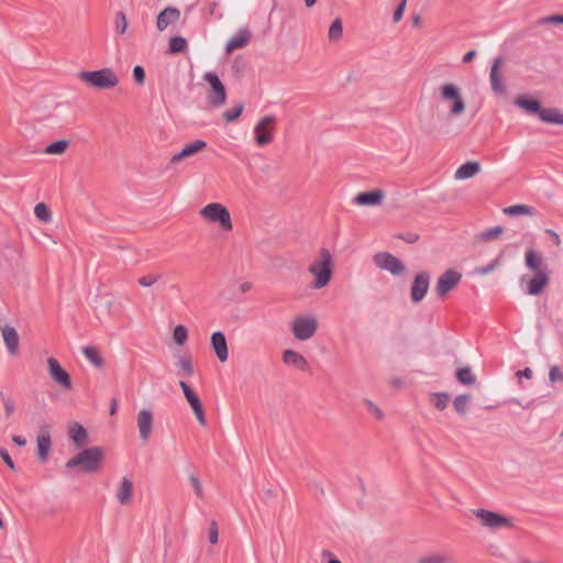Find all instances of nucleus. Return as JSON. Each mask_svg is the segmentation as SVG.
Returning a JSON list of instances; mask_svg holds the SVG:
<instances>
[{
	"label": "nucleus",
	"mask_w": 563,
	"mask_h": 563,
	"mask_svg": "<svg viewBox=\"0 0 563 563\" xmlns=\"http://www.w3.org/2000/svg\"><path fill=\"white\" fill-rule=\"evenodd\" d=\"M104 460L102 446L87 448L66 462L67 468L80 467L84 473H96Z\"/></svg>",
	"instance_id": "1"
},
{
	"label": "nucleus",
	"mask_w": 563,
	"mask_h": 563,
	"mask_svg": "<svg viewBox=\"0 0 563 563\" xmlns=\"http://www.w3.org/2000/svg\"><path fill=\"white\" fill-rule=\"evenodd\" d=\"M332 255L328 249L320 250V258L314 261L308 268L309 273L314 276L312 287L321 289L325 287L333 275L332 269Z\"/></svg>",
	"instance_id": "2"
},
{
	"label": "nucleus",
	"mask_w": 563,
	"mask_h": 563,
	"mask_svg": "<svg viewBox=\"0 0 563 563\" xmlns=\"http://www.w3.org/2000/svg\"><path fill=\"white\" fill-rule=\"evenodd\" d=\"M78 77L84 82L97 89H110L119 84L118 76L111 68H102L99 70H82Z\"/></svg>",
	"instance_id": "3"
},
{
	"label": "nucleus",
	"mask_w": 563,
	"mask_h": 563,
	"mask_svg": "<svg viewBox=\"0 0 563 563\" xmlns=\"http://www.w3.org/2000/svg\"><path fill=\"white\" fill-rule=\"evenodd\" d=\"M200 216L212 223H218L225 231H232V220L228 208L219 202H211L200 210Z\"/></svg>",
	"instance_id": "4"
},
{
	"label": "nucleus",
	"mask_w": 563,
	"mask_h": 563,
	"mask_svg": "<svg viewBox=\"0 0 563 563\" xmlns=\"http://www.w3.org/2000/svg\"><path fill=\"white\" fill-rule=\"evenodd\" d=\"M203 79L209 84L210 88L207 93L208 104L212 108H220L225 103L227 90L216 73L208 71L203 75Z\"/></svg>",
	"instance_id": "5"
},
{
	"label": "nucleus",
	"mask_w": 563,
	"mask_h": 563,
	"mask_svg": "<svg viewBox=\"0 0 563 563\" xmlns=\"http://www.w3.org/2000/svg\"><path fill=\"white\" fill-rule=\"evenodd\" d=\"M474 516L481 520L483 527L496 530L500 528H511L512 521L510 518L483 508L472 510Z\"/></svg>",
	"instance_id": "6"
},
{
	"label": "nucleus",
	"mask_w": 563,
	"mask_h": 563,
	"mask_svg": "<svg viewBox=\"0 0 563 563\" xmlns=\"http://www.w3.org/2000/svg\"><path fill=\"white\" fill-rule=\"evenodd\" d=\"M440 97L443 101H452V107L450 110L451 117L461 115L465 111V102L456 85L445 84L441 86Z\"/></svg>",
	"instance_id": "7"
},
{
	"label": "nucleus",
	"mask_w": 563,
	"mask_h": 563,
	"mask_svg": "<svg viewBox=\"0 0 563 563\" xmlns=\"http://www.w3.org/2000/svg\"><path fill=\"white\" fill-rule=\"evenodd\" d=\"M276 124V118L273 115H265L255 125V143L258 146H265L273 141L274 137V125Z\"/></svg>",
	"instance_id": "8"
},
{
	"label": "nucleus",
	"mask_w": 563,
	"mask_h": 563,
	"mask_svg": "<svg viewBox=\"0 0 563 563\" xmlns=\"http://www.w3.org/2000/svg\"><path fill=\"white\" fill-rule=\"evenodd\" d=\"M462 274L453 268L445 271L438 279L435 285V294L439 298H444L461 282Z\"/></svg>",
	"instance_id": "9"
},
{
	"label": "nucleus",
	"mask_w": 563,
	"mask_h": 563,
	"mask_svg": "<svg viewBox=\"0 0 563 563\" xmlns=\"http://www.w3.org/2000/svg\"><path fill=\"white\" fill-rule=\"evenodd\" d=\"M291 329L296 339L305 341L314 335L318 322L314 317H297Z\"/></svg>",
	"instance_id": "10"
},
{
	"label": "nucleus",
	"mask_w": 563,
	"mask_h": 563,
	"mask_svg": "<svg viewBox=\"0 0 563 563\" xmlns=\"http://www.w3.org/2000/svg\"><path fill=\"white\" fill-rule=\"evenodd\" d=\"M373 261L377 267L390 272L393 275H401L406 267L395 255L380 252L374 255Z\"/></svg>",
	"instance_id": "11"
},
{
	"label": "nucleus",
	"mask_w": 563,
	"mask_h": 563,
	"mask_svg": "<svg viewBox=\"0 0 563 563\" xmlns=\"http://www.w3.org/2000/svg\"><path fill=\"white\" fill-rule=\"evenodd\" d=\"M179 386L184 393V396L190 405L198 422L201 426H207V418L205 415L203 406L198 395L191 389V387L184 380L179 382Z\"/></svg>",
	"instance_id": "12"
},
{
	"label": "nucleus",
	"mask_w": 563,
	"mask_h": 563,
	"mask_svg": "<svg viewBox=\"0 0 563 563\" xmlns=\"http://www.w3.org/2000/svg\"><path fill=\"white\" fill-rule=\"evenodd\" d=\"M430 285V274L427 271L419 272L410 287V298L415 303L420 302L427 295Z\"/></svg>",
	"instance_id": "13"
},
{
	"label": "nucleus",
	"mask_w": 563,
	"mask_h": 563,
	"mask_svg": "<svg viewBox=\"0 0 563 563\" xmlns=\"http://www.w3.org/2000/svg\"><path fill=\"white\" fill-rule=\"evenodd\" d=\"M47 366L48 374L56 384L65 390H70L73 388L70 375L62 367L55 357H49L47 360Z\"/></svg>",
	"instance_id": "14"
},
{
	"label": "nucleus",
	"mask_w": 563,
	"mask_h": 563,
	"mask_svg": "<svg viewBox=\"0 0 563 563\" xmlns=\"http://www.w3.org/2000/svg\"><path fill=\"white\" fill-rule=\"evenodd\" d=\"M36 443L38 460L41 462H45L52 448V439L48 424H42L40 427Z\"/></svg>",
	"instance_id": "15"
},
{
	"label": "nucleus",
	"mask_w": 563,
	"mask_h": 563,
	"mask_svg": "<svg viewBox=\"0 0 563 563\" xmlns=\"http://www.w3.org/2000/svg\"><path fill=\"white\" fill-rule=\"evenodd\" d=\"M153 413L148 409H142L137 413V428L140 431V438L143 442H147L153 431Z\"/></svg>",
	"instance_id": "16"
},
{
	"label": "nucleus",
	"mask_w": 563,
	"mask_h": 563,
	"mask_svg": "<svg viewBox=\"0 0 563 563\" xmlns=\"http://www.w3.org/2000/svg\"><path fill=\"white\" fill-rule=\"evenodd\" d=\"M503 57L495 58L489 74L492 89L498 96H504L507 92L506 85L504 84L501 75L499 73V67L503 65Z\"/></svg>",
	"instance_id": "17"
},
{
	"label": "nucleus",
	"mask_w": 563,
	"mask_h": 563,
	"mask_svg": "<svg viewBox=\"0 0 563 563\" xmlns=\"http://www.w3.org/2000/svg\"><path fill=\"white\" fill-rule=\"evenodd\" d=\"M1 333L9 354L16 356L20 350L18 331L13 327L5 324L1 327Z\"/></svg>",
	"instance_id": "18"
},
{
	"label": "nucleus",
	"mask_w": 563,
	"mask_h": 563,
	"mask_svg": "<svg viewBox=\"0 0 563 563\" xmlns=\"http://www.w3.org/2000/svg\"><path fill=\"white\" fill-rule=\"evenodd\" d=\"M210 344L220 362L228 361V343L223 332L216 331L211 334Z\"/></svg>",
	"instance_id": "19"
},
{
	"label": "nucleus",
	"mask_w": 563,
	"mask_h": 563,
	"mask_svg": "<svg viewBox=\"0 0 563 563\" xmlns=\"http://www.w3.org/2000/svg\"><path fill=\"white\" fill-rule=\"evenodd\" d=\"M207 147V142L203 140H196L189 144H186L183 150L170 158V164H177L180 161L190 157Z\"/></svg>",
	"instance_id": "20"
},
{
	"label": "nucleus",
	"mask_w": 563,
	"mask_h": 563,
	"mask_svg": "<svg viewBox=\"0 0 563 563\" xmlns=\"http://www.w3.org/2000/svg\"><path fill=\"white\" fill-rule=\"evenodd\" d=\"M180 18V11L174 7H167L162 10L157 15L156 26L158 31H164L169 24L178 21Z\"/></svg>",
	"instance_id": "21"
},
{
	"label": "nucleus",
	"mask_w": 563,
	"mask_h": 563,
	"mask_svg": "<svg viewBox=\"0 0 563 563\" xmlns=\"http://www.w3.org/2000/svg\"><path fill=\"white\" fill-rule=\"evenodd\" d=\"M549 283V274L545 271H539L530 279L527 287V294L532 296L540 295Z\"/></svg>",
	"instance_id": "22"
},
{
	"label": "nucleus",
	"mask_w": 563,
	"mask_h": 563,
	"mask_svg": "<svg viewBox=\"0 0 563 563\" xmlns=\"http://www.w3.org/2000/svg\"><path fill=\"white\" fill-rule=\"evenodd\" d=\"M384 191L375 189L372 191H363L355 196L354 202L360 206H376L384 199Z\"/></svg>",
	"instance_id": "23"
},
{
	"label": "nucleus",
	"mask_w": 563,
	"mask_h": 563,
	"mask_svg": "<svg viewBox=\"0 0 563 563\" xmlns=\"http://www.w3.org/2000/svg\"><path fill=\"white\" fill-rule=\"evenodd\" d=\"M283 362L303 372H307L310 367L308 361L301 354L290 349L283 352Z\"/></svg>",
	"instance_id": "24"
},
{
	"label": "nucleus",
	"mask_w": 563,
	"mask_h": 563,
	"mask_svg": "<svg viewBox=\"0 0 563 563\" xmlns=\"http://www.w3.org/2000/svg\"><path fill=\"white\" fill-rule=\"evenodd\" d=\"M133 497V483L128 477H123L117 489V499L121 505H129Z\"/></svg>",
	"instance_id": "25"
},
{
	"label": "nucleus",
	"mask_w": 563,
	"mask_h": 563,
	"mask_svg": "<svg viewBox=\"0 0 563 563\" xmlns=\"http://www.w3.org/2000/svg\"><path fill=\"white\" fill-rule=\"evenodd\" d=\"M251 37V33L249 30H240L234 36H232L227 45L225 51L227 53H231L234 49L242 48L247 45Z\"/></svg>",
	"instance_id": "26"
},
{
	"label": "nucleus",
	"mask_w": 563,
	"mask_h": 563,
	"mask_svg": "<svg viewBox=\"0 0 563 563\" xmlns=\"http://www.w3.org/2000/svg\"><path fill=\"white\" fill-rule=\"evenodd\" d=\"M515 103L531 114L539 115L540 111L542 109L540 101L536 98H528L525 96H519L516 98Z\"/></svg>",
	"instance_id": "27"
},
{
	"label": "nucleus",
	"mask_w": 563,
	"mask_h": 563,
	"mask_svg": "<svg viewBox=\"0 0 563 563\" xmlns=\"http://www.w3.org/2000/svg\"><path fill=\"white\" fill-rule=\"evenodd\" d=\"M481 170L478 162H466L462 164L455 172L456 179H468L474 177Z\"/></svg>",
	"instance_id": "28"
},
{
	"label": "nucleus",
	"mask_w": 563,
	"mask_h": 563,
	"mask_svg": "<svg viewBox=\"0 0 563 563\" xmlns=\"http://www.w3.org/2000/svg\"><path fill=\"white\" fill-rule=\"evenodd\" d=\"M69 438L77 446H82L88 441L87 430L78 422H74L68 430Z\"/></svg>",
	"instance_id": "29"
},
{
	"label": "nucleus",
	"mask_w": 563,
	"mask_h": 563,
	"mask_svg": "<svg viewBox=\"0 0 563 563\" xmlns=\"http://www.w3.org/2000/svg\"><path fill=\"white\" fill-rule=\"evenodd\" d=\"M539 118L545 123L563 124V114L558 108H542Z\"/></svg>",
	"instance_id": "30"
},
{
	"label": "nucleus",
	"mask_w": 563,
	"mask_h": 563,
	"mask_svg": "<svg viewBox=\"0 0 563 563\" xmlns=\"http://www.w3.org/2000/svg\"><path fill=\"white\" fill-rule=\"evenodd\" d=\"M82 353L96 368L102 369L104 367V360L95 346H84Z\"/></svg>",
	"instance_id": "31"
},
{
	"label": "nucleus",
	"mask_w": 563,
	"mask_h": 563,
	"mask_svg": "<svg viewBox=\"0 0 563 563\" xmlns=\"http://www.w3.org/2000/svg\"><path fill=\"white\" fill-rule=\"evenodd\" d=\"M455 377L462 385H473L476 382V376L473 374L470 366L457 368Z\"/></svg>",
	"instance_id": "32"
},
{
	"label": "nucleus",
	"mask_w": 563,
	"mask_h": 563,
	"mask_svg": "<svg viewBox=\"0 0 563 563\" xmlns=\"http://www.w3.org/2000/svg\"><path fill=\"white\" fill-rule=\"evenodd\" d=\"M542 257L533 250H529L526 253V265L529 269L534 271L538 273L540 269V266L542 265Z\"/></svg>",
	"instance_id": "33"
},
{
	"label": "nucleus",
	"mask_w": 563,
	"mask_h": 563,
	"mask_svg": "<svg viewBox=\"0 0 563 563\" xmlns=\"http://www.w3.org/2000/svg\"><path fill=\"white\" fill-rule=\"evenodd\" d=\"M504 213L511 216V217L521 216V214L533 216L534 209L527 205H514V206H509V207L505 208Z\"/></svg>",
	"instance_id": "34"
},
{
	"label": "nucleus",
	"mask_w": 563,
	"mask_h": 563,
	"mask_svg": "<svg viewBox=\"0 0 563 563\" xmlns=\"http://www.w3.org/2000/svg\"><path fill=\"white\" fill-rule=\"evenodd\" d=\"M177 366L180 369L179 374L184 377H190L195 373L192 358L190 355L180 357V360L177 362Z\"/></svg>",
	"instance_id": "35"
},
{
	"label": "nucleus",
	"mask_w": 563,
	"mask_h": 563,
	"mask_svg": "<svg viewBox=\"0 0 563 563\" xmlns=\"http://www.w3.org/2000/svg\"><path fill=\"white\" fill-rule=\"evenodd\" d=\"M470 401H471V395H468V394L457 395L453 400V407L459 415L465 416Z\"/></svg>",
	"instance_id": "36"
},
{
	"label": "nucleus",
	"mask_w": 563,
	"mask_h": 563,
	"mask_svg": "<svg viewBox=\"0 0 563 563\" xmlns=\"http://www.w3.org/2000/svg\"><path fill=\"white\" fill-rule=\"evenodd\" d=\"M187 47H188L187 41L183 36H173L169 40L168 49H169L170 54L184 53L187 49Z\"/></svg>",
	"instance_id": "37"
},
{
	"label": "nucleus",
	"mask_w": 563,
	"mask_h": 563,
	"mask_svg": "<svg viewBox=\"0 0 563 563\" xmlns=\"http://www.w3.org/2000/svg\"><path fill=\"white\" fill-rule=\"evenodd\" d=\"M343 34V25L342 20L340 18H336L332 21L330 29H329V41L330 42H336L342 37Z\"/></svg>",
	"instance_id": "38"
},
{
	"label": "nucleus",
	"mask_w": 563,
	"mask_h": 563,
	"mask_svg": "<svg viewBox=\"0 0 563 563\" xmlns=\"http://www.w3.org/2000/svg\"><path fill=\"white\" fill-rule=\"evenodd\" d=\"M450 398H451L450 394L444 393V391L433 393L431 395V399H432L433 406L438 410H441V411L444 410L448 407Z\"/></svg>",
	"instance_id": "39"
},
{
	"label": "nucleus",
	"mask_w": 563,
	"mask_h": 563,
	"mask_svg": "<svg viewBox=\"0 0 563 563\" xmlns=\"http://www.w3.org/2000/svg\"><path fill=\"white\" fill-rule=\"evenodd\" d=\"M68 144L67 140H57L47 145L44 152L51 155L63 154L67 150Z\"/></svg>",
	"instance_id": "40"
},
{
	"label": "nucleus",
	"mask_w": 563,
	"mask_h": 563,
	"mask_svg": "<svg viewBox=\"0 0 563 563\" xmlns=\"http://www.w3.org/2000/svg\"><path fill=\"white\" fill-rule=\"evenodd\" d=\"M35 217L42 222H49L52 220V212L44 202H38L34 208Z\"/></svg>",
	"instance_id": "41"
},
{
	"label": "nucleus",
	"mask_w": 563,
	"mask_h": 563,
	"mask_svg": "<svg viewBox=\"0 0 563 563\" xmlns=\"http://www.w3.org/2000/svg\"><path fill=\"white\" fill-rule=\"evenodd\" d=\"M418 563H452V560L448 554L434 553L420 558Z\"/></svg>",
	"instance_id": "42"
},
{
	"label": "nucleus",
	"mask_w": 563,
	"mask_h": 563,
	"mask_svg": "<svg viewBox=\"0 0 563 563\" xmlns=\"http://www.w3.org/2000/svg\"><path fill=\"white\" fill-rule=\"evenodd\" d=\"M244 109L243 102H238L234 104L232 109H229L223 112L222 117L227 122H233L240 118Z\"/></svg>",
	"instance_id": "43"
},
{
	"label": "nucleus",
	"mask_w": 563,
	"mask_h": 563,
	"mask_svg": "<svg viewBox=\"0 0 563 563\" xmlns=\"http://www.w3.org/2000/svg\"><path fill=\"white\" fill-rule=\"evenodd\" d=\"M504 233V228L500 225L489 228L477 235L481 241H492L499 238Z\"/></svg>",
	"instance_id": "44"
},
{
	"label": "nucleus",
	"mask_w": 563,
	"mask_h": 563,
	"mask_svg": "<svg viewBox=\"0 0 563 563\" xmlns=\"http://www.w3.org/2000/svg\"><path fill=\"white\" fill-rule=\"evenodd\" d=\"M173 339L178 345H184L188 340V330L185 325L178 324L174 328Z\"/></svg>",
	"instance_id": "45"
},
{
	"label": "nucleus",
	"mask_w": 563,
	"mask_h": 563,
	"mask_svg": "<svg viewBox=\"0 0 563 563\" xmlns=\"http://www.w3.org/2000/svg\"><path fill=\"white\" fill-rule=\"evenodd\" d=\"M114 24H115L117 33H119V34L125 33V31L128 29V19L123 11H118L115 13Z\"/></svg>",
	"instance_id": "46"
},
{
	"label": "nucleus",
	"mask_w": 563,
	"mask_h": 563,
	"mask_svg": "<svg viewBox=\"0 0 563 563\" xmlns=\"http://www.w3.org/2000/svg\"><path fill=\"white\" fill-rule=\"evenodd\" d=\"M500 257H501V255H499L498 257H496V258H495L492 263H489L488 265L476 267V268H475V273H477L478 275H487V274L492 273L496 267H498V266H499V264H500Z\"/></svg>",
	"instance_id": "47"
},
{
	"label": "nucleus",
	"mask_w": 563,
	"mask_h": 563,
	"mask_svg": "<svg viewBox=\"0 0 563 563\" xmlns=\"http://www.w3.org/2000/svg\"><path fill=\"white\" fill-rule=\"evenodd\" d=\"M0 398L3 401L7 417H10L15 410L14 401L2 391L0 393Z\"/></svg>",
	"instance_id": "48"
},
{
	"label": "nucleus",
	"mask_w": 563,
	"mask_h": 563,
	"mask_svg": "<svg viewBox=\"0 0 563 563\" xmlns=\"http://www.w3.org/2000/svg\"><path fill=\"white\" fill-rule=\"evenodd\" d=\"M189 482L197 495V497L199 498H202L203 497V489H202V485L200 483V479L197 475L195 474H190L189 475Z\"/></svg>",
	"instance_id": "49"
},
{
	"label": "nucleus",
	"mask_w": 563,
	"mask_h": 563,
	"mask_svg": "<svg viewBox=\"0 0 563 563\" xmlns=\"http://www.w3.org/2000/svg\"><path fill=\"white\" fill-rule=\"evenodd\" d=\"M159 278H161V275L150 274V275L140 277L137 283L143 287H150V286L154 285Z\"/></svg>",
	"instance_id": "50"
},
{
	"label": "nucleus",
	"mask_w": 563,
	"mask_h": 563,
	"mask_svg": "<svg viewBox=\"0 0 563 563\" xmlns=\"http://www.w3.org/2000/svg\"><path fill=\"white\" fill-rule=\"evenodd\" d=\"M549 379L552 383H555V382H562L563 383V372L561 371V368L559 366L554 365V366H552L550 368Z\"/></svg>",
	"instance_id": "51"
},
{
	"label": "nucleus",
	"mask_w": 563,
	"mask_h": 563,
	"mask_svg": "<svg viewBox=\"0 0 563 563\" xmlns=\"http://www.w3.org/2000/svg\"><path fill=\"white\" fill-rule=\"evenodd\" d=\"M133 78L137 85H143L145 81V70L142 66L136 65L133 68Z\"/></svg>",
	"instance_id": "52"
},
{
	"label": "nucleus",
	"mask_w": 563,
	"mask_h": 563,
	"mask_svg": "<svg viewBox=\"0 0 563 563\" xmlns=\"http://www.w3.org/2000/svg\"><path fill=\"white\" fill-rule=\"evenodd\" d=\"M219 539V528L217 521L212 520L209 527V541L216 544Z\"/></svg>",
	"instance_id": "53"
},
{
	"label": "nucleus",
	"mask_w": 563,
	"mask_h": 563,
	"mask_svg": "<svg viewBox=\"0 0 563 563\" xmlns=\"http://www.w3.org/2000/svg\"><path fill=\"white\" fill-rule=\"evenodd\" d=\"M396 238L411 244L418 242L420 239L419 234L415 232L400 233L396 235Z\"/></svg>",
	"instance_id": "54"
},
{
	"label": "nucleus",
	"mask_w": 563,
	"mask_h": 563,
	"mask_svg": "<svg viewBox=\"0 0 563 563\" xmlns=\"http://www.w3.org/2000/svg\"><path fill=\"white\" fill-rule=\"evenodd\" d=\"M406 3H407L406 0H401L400 3L395 9L394 14H393L394 22H398L402 18V14H404V11L406 8Z\"/></svg>",
	"instance_id": "55"
},
{
	"label": "nucleus",
	"mask_w": 563,
	"mask_h": 563,
	"mask_svg": "<svg viewBox=\"0 0 563 563\" xmlns=\"http://www.w3.org/2000/svg\"><path fill=\"white\" fill-rule=\"evenodd\" d=\"M365 404L367 405V408L371 412H373L378 420H382L384 418L383 411L371 400L365 399Z\"/></svg>",
	"instance_id": "56"
},
{
	"label": "nucleus",
	"mask_w": 563,
	"mask_h": 563,
	"mask_svg": "<svg viewBox=\"0 0 563 563\" xmlns=\"http://www.w3.org/2000/svg\"><path fill=\"white\" fill-rule=\"evenodd\" d=\"M0 456L3 460V462L11 468L15 470V465L13 460L11 459L9 452L4 448H0Z\"/></svg>",
	"instance_id": "57"
},
{
	"label": "nucleus",
	"mask_w": 563,
	"mask_h": 563,
	"mask_svg": "<svg viewBox=\"0 0 563 563\" xmlns=\"http://www.w3.org/2000/svg\"><path fill=\"white\" fill-rule=\"evenodd\" d=\"M542 23H562L563 24V15L555 14L550 15L544 19H542Z\"/></svg>",
	"instance_id": "58"
},
{
	"label": "nucleus",
	"mask_w": 563,
	"mask_h": 563,
	"mask_svg": "<svg viewBox=\"0 0 563 563\" xmlns=\"http://www.w3.org/2000/svg\"><path fill=\"white\" fill-rule=\"evenodd\" d=\"M545 232L556 246L561 245V238L555 231L548 229Z\"/></svg>",
	"instance_id": "59"
},
{
	"label": "nucleus",
	"mask_w": 563,
	"mask_h": 563,
	"mask_svg": "<svg viewBox=\"0 0 563 563\" xmlns=\"http://www.w3.org/2000/svg\"><path fill=\"white\" fill-rule=\"evenodd\" d=\"M516 376L521 378V377H526V378H531L532 377V371L529 368V367H526L525 369H520L516 373Z\"/></svg>",
	"instance_id": "60"
},
{
	"label": "nucleus",
	"mask_w": 563,
	"mask_h": 563,
	"mask_svg": "<svg viewBox=\"0 0 563 563\" xmlns=\"http://www.w3.org/2000/svg\"><path fill=\"white\" fill-rule=\"evenodd\" d=\"M322 556L329 558L328 563H342L339 559L334 558L333 554L329 550H323Z\"/></svg>",
	"instance_id": "61"
},
{
	"label": "nucleus",
	"mask_w": 563,
	"mask_h": 563,
	"mask_svg": "<svg viewBox=\"0 0 563 563\" xmlns=\"http://www.w3.org/2000/svg\"><path fill=\"white\" fill-rule=\"evenodd\" d=\"M476 56V51L475 49H472V51H468L464 56H463V63H470L473 60V58Z\"/></svg>",
	"instance_id": "62"
},
{
	"label": "nucleus",
	"mask_w": 563,
	"mask_h": 563,
	"mask_svg": "<svg viewBox=\"0 0 563 563\" xmlns=\"http://www.w3.org/2000/svg\"><path fill=\"white\" fill-rule=\"evenodd\" d=\"M12 441L19 446H24L26 444L25 438L21 435H13Z\"/></svg>",
	"instance_id": "63"
},
{
	"label": "nucleus",
	"mask_w": 563,
	"mask_h": 563,
	"mask_svg": "<svg viewBox=\"0 0 563 563\" xmlns=\"http://www.w3.org/2000/svg\"><path fill=\"white\" fill-rule=\"evenodd\" d=\"M264 495H265L266 499H273L276 497V490L273 488H267L264 490Z\"/></svg>",
	"instance_id": "64"
}]
</instances>
